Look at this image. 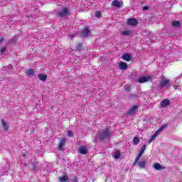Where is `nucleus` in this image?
Here are the masks:
<instances>
[{
    "mask_svg": "<svg viewBox=\"0 0 182 182\" xmlns=\"http://www.w3.org/2000/svg\"><path fill=\"white\" fill-rule=\"evenodd\" d=\"M168 126V125L167 124H164L161 126L156 132H155V133L151 136V139L149 140L148 144H150V143L154 141V140H156V137H157V136H159V134H160V133H161L163 130L167 129Z\"/></svg>",
    "mask_w": 182,
    "mask_h": 182,
    "instance_id": "1",
    "label": "nucleus"
},
{
    "mask_svg": "<svg viewBox=\"0 0 182 182\" xmlns=\"http://www.w3.org/2000/svg\"><path fill=\"white\" fill-rule=\"evenodd\" d=\"M108 137H110V132L109 131V128L102 129V133L100 135V139L103 140L105 139H108Z\"/></svg>",
    "mask_w": 182,
    "mask_h": 182,
    "instance_id": "2",
    "label": "nucleus"
},
{
    "mask_svg": "<svg viewBox=\"0 0 182 182\" xmlns=\"http://www.w3.org/2000/svg\"><path fill=\"white\" fill-rule=\"evenodd\" d=\"M170 80L168 79L162 78L159 82V87H168L170 86Z\"/></svg>",
    "mask_w": 182,
    "mask_h": 182,
    "instance_id": "3",
    "label": "nucleus"
},
{
    "mask_svg": "<svg viewBox=\"0 0 182 182\" xmlns=\"http://www.w3.org/2000/svg\"><path fill=\"white\" fill-rule=\"evenodd\" d=\"M127 25H129V26H137V25H139V21L134 18H131L127 21Z\"/></svg>",
    "mask_w": 182,
    "mask_h": 182,
    "instance_id": "4",
    "label": "nucleus"
},
{
    "mask_svg": "<svg viewBox=\"0 0 182 182\" xmlns=\"http://www.w3.org/2000/svg\"><path fill=\"white\" fill-rule=\"evenodd\" d=\"M90 35V30L89 28H85L81 31V33H80V36L81 38H87V36H89Z\"/></svg>",
    "mask_w": 182,
    "mask_h": 182,
    "instance_id": "5",
    "label": "nucleus"
},
{
    "mask_svg": "<svg viewBox=\"0 0 182 182\" xmlns=\"http://www.w3.org/2000/svg\"><path fill=\"white\" fill-rule=\"evenodd\" d=\"M150 79H151V77L150 76H142L139 77V79L137 80V82L139 83H146V82H149Z\"/></svg>",
    "mask_w": 182,
    "mask_h": 182,
    "instance_id": "6",
    "label": "nucleus"
},
{
    "mask_svg": "<svg viewBox=\"0 0 182 182\" xmlns=\"http://www.w3.org/2000/svg\"><path fill=\"white\" fill-rule=\"evenodd\" d=\"M153 167L154 168H155V170H157L158 171H162V170H166V167L161 166V164L157 162L154 164Z\"/></svg>",
    "mask_w": 182,
    "mask_h": 182,
    "instance_id": "7",
    "label": "nucleus"
},
{
    "mask_svg": "<svg viewBox=\"0 0 182 182\" xmlns=\"http://www.w3.org/2000/svg\"><path fill=\"white\" fill-rule=\"evenodd\" d=\"M68 14H69V10L68 9V8L65 7L63 9L62 11L58 13V16L60 18H63L64 16H66Z\"/></svg>",
    "mask_w": 182,
    "mask_h": 182,
    "instance_id": "8",
    "label": "nucleus"
},
{
    "mask_svg": "<svg viewBox=\"0 0 182 182\" xmlns=\"http://www.w3.org/2000/svg\"><path fill=\"white\" fill-rule=\"evenodd\" d=\"M119 69H121V70H127V68H129V65H127V63L123 61H120L119 63Z\"/></svg>",
    "mask_w": 182,
    "mask_h": 182,
    "instance_id": "9",
    "label": "nucleus"
},
{
    "mask_svg": "<svg viewBox=\"0 0 182 182\" xmlns=\"http://www.w3.org/2000/svg\"><path fill=\"white\" fill-rule=\"evenodd\" d=\"M138 107L137 105H134L132 106L127 112V116H130L131 114H133L136 110H137Z\"/></svg>",
    "mask_w": 182,
    "mask_h": 182,
    "instance_id": "10",
    "label": "nucleus"
},
{
    "mask_svg": "<svg viewBox=\"0 0 182 182\" xmlns=\"http://www.w3.org/2000/svg\"><path fill=\"white\" fill-rule=\"evenodd\" d=\"M161 107H167V106H170V100L165 99L163 101H161L160 104Z\"/></svg>",
    "mask_w": 182,
    "mask_h": 182,
    "instance_id": "11",
    "label": "nucleus"
},
{
    "mask_svg": "<svg viewBox=\"0 0 182 182\" xmlns=\"http://www.w3.org/2000/svg\"><path fill=\"white\" fill-rule=\"evenodd\" d=\"M66 144V139L62 138L58 145V150H63V146Z\"/></svg>",
    "mask_w": 182,
    "mask_h": 182,
    "instance_id": "12",
    "label": "nucleus"
},
{
    "mask_svg": "<svg viewBox=\"0 0 182 182\" xmlns=\"http://www.w3.org/2000/svg\"><path fill=\"white\" fill-rule=\"evenodd\" d=\"M80 154H87V148L85 146H82L79 148Z\"/></svg>",
    "mask_w": 182,
    "mask_h": 182,
    "instance_id": "13",
    "label": "nucleus"
},
{
    "mask_svg": "<svg viewBox=\"0 0 182 182\" xmlns=\"http://www.w3.org/2000/svg\"><path fill=\"white\" fill-rule=\"evenodd\" d=\"M123 60H126V62H130L132 60V56L129 53H125L122 55Z\"/></svg>",
    "mask_w": 182,
    "mask_h": 182,
    "instance_id": "14",
    "label": "nucleus"
},
{
    "mask_svg": "<svg viewBox=\"0 0 182 182\" xmlns=\"http://www.w3.org/2000/svg\"><path fill=\"white\" fill-rule=\"evenodd\" d=\"M136 164H138V167H139V168H146V165L147 163L145 161H141Z\"/></svg>",
    "mask_w": 182,
    "mask_h": 182,
    "instance_id": "15",
    "label": "nucleus"
},
{
    "mask_svg": "<svg viewBox=\"0 0 182 182\" xmlns=\"http://www.w3.org/2000/svg\"><path fill=\"white\" fill-rule=\"evenodd\" d=\"M112 5L114 6V8H122V4H120L119 0H113Z\"/></svg>",
    "mask_w": 182,
    "mask_h": 182,
    "instance_id": "16",
    "label": "nucleus"
},
{
    "mask_svg": "<svg viewBox=\"0 0 182 182\" xmlns=\"http://www.w3.org/2000/svg\"><path fill=\"white\" fill-rule=\"evenodd\" d=\"M38 79L40 80H41L42 82H45V80H46V79H48V75H43V74H40L38 75Z\"/></svg>",
    "mask_w": 182,
    "mask_h": 182,
    "instance_id": "17",
    "label": "nucleus"
},
{
    "mask_svg": "<svg viewBox=\"0 0 182 182\" xmlns=\"http://www.w3.org/2000/svg\"><path fill=\"white\" fill-rule=\"evenodd\" d=\"M172 26H174V28H180V26H181V23H180V21H174L172 22Z\"/></svg>",
    "mask_w": 182,
    "mask_h": 182,
    "instance_id": "18",
    "label": "nucleus"
},
{
    "mask_svg": "<svg viewBox=\"0 0 182 182\" xmlns=\"http://www.w3.org/2000/svg\"><path fill=\"white\" fill-rule=\"evenodd\" d=\"M1 126L4 129V130H5V132H6V130H8V125L6 124V122H5V121L4 119H1Z\"/></svg>",
    "mask_w": 182,
    "mask_h": 182,
    "instance_id": "19",
    "label": "nucleus"
},
{
    "mask_svg": "<svg viewBox=\"0 0 182 182\" xmlns=\"http://www.w3.org/2000/svg\"><path fill=\"white\" fill-rule=\"evenodd\" d=\"M133 143L134 146H137V144L140 143V139H139L137 136H134L133 139Z\"/></svg>",
    "mask_w": 182,
    "mask_h": 182,
    "instance_id": "20",
    "label": "nucleus"
},
{
    "mask_svg": "<svg viewBox=\"0 0 182 182\" xmlns=\"http://www.w3.org/2000/svg\"><path fill=\"white\" fill-rule=\"evenodd\" d=\"M59 180L61 182H66V181H68V175H64L62 177H60Z\"/></svg>",
    "mask_w": 182,
    "mask_h": 182,
    "instance_id": "21",
    "label": "nucleus"
},
{
    "mask_svg": "<svg viewBox=\"0 0 182 182\" xmlns=\"http://www.w3.org/2000/svg\"><path fill=\"white\" fill-rule=\"evenodd\" d=\"M27 75H28V76H31L32 77V76H33V75H35V70H33L32 69H29L27 71Z\"/></svg>",
    "mask_w": 182,
    "mask_h": 182,
    "instance_id": "22",
    "label": "nucleus"
},
{
    "mask_svg": "<svg viewBox=\"0 0 182 182\" xmlns=\"http://www.w3.org/2000/svg\"><path fill=\"white\" fill-rule=\"evenodd\" d=\"M130 33H132V31H124L122 32V35H123V36H129Z\"/></svg>",
    "mask_w": 182,
    "mask_h": 182,
    "instance_id": "23",
    "label": "nucleus"
},
{
    "mask_svg": "<svg viewBox=\"0 0 182 182\" xmlns=\"http://www.w3.org/2000/svg\"><path fill=\"white\" fill-rule=\"evenodd\" d=\"M82 49H83V45H82V43L77 44L76 46V50H78L79 52H80Z\"/></svg>",
    "mask_w": 182,
    "mask_h": 182,
    "instance_id": "24",
    "label": "nucleus"
},
{
    "mask_svg": "<svg viewBox=\"0 0 182 182\" xmlns=\"http://www.w3.org/2000/svg\"><path fill=\"white\" fill-rule=\"evenodd\" d=\"M120 156H122L120 151H117L114 157V159H120Z\"/></svg>",
    "mask_w": 182,
    "mask_h": 182,
    "instance_id": "25",
    "label": "nucleus"
},
{
    "mask_svg": "<svg viewBox=\"0 0 182 182\" xmlns=\"http://www.w3.org/2000/svg\"><path fill=\"white\" fill-rule=\"evenodd\" d=\"M140 157L141 156H139V155H137V156L135 158L134 161V166H136V164L139 163V160H140Z\"/></svg>",
    "mask_w": 182,
    "mask_h": 182,
    "instance_id": "26",
    "label": "nucleus"
},
{
    "mask_svg": "<svg viewBox=\"0 0 182 182\" xmlns=\"http://www.w3.org/2000/svg\"><path fill=\"white\" fill-rule=\"evenodd\" d=\"M146 151V144L143 145L142 147L139 149V153H142V154Z\"/></svg>",
    "mask_w": 182,
    "mask_h": 182,
    "instance_id": "27",
    "label": "nucleus"
},
{
    "mask_svg": "<svg viewBox=\"0 0 182 182\" xmlns=\"http://www.w3.org/2000/svg\"><path fill=\"white\" fill-rule=\"evenodd\" d=\"M124 89H125L126 92H130L132 90V88H131L130 85H126L124 86Z\"/></svg>",
    "mask_w": 182,
    "mask_h": 182,
    "instance_id": "28",
    "label": "nucleus"
},
{
    "mask_svg": "<svg viewBox=\"0 0 182 182\" xmlns=\"http://www.w3.org/2000/svg\"><path fill=\"white\" fill-rule=\"evenodd\" d=\"M67 135L68 137H73V132L71 130L67 132Z\"/></svg>",
    "mask_w": 182,
    "mask_h": 182,
    "instance_id": "29",
    "label": "nucleus"
},
{
    "mask_svg": "<svg viewBox=\"0 0 182 182\" xmlns=\"http://www.w3.org/2000/svg\"><path fill=\"white\" fill-rule=\"evenodd\" d=\"M95 16H97V18H100V16H102V12L101 11H97L95 13Z\"/></svg>",
    "mask_w": 182,
    "mask_h": 182,
    "instance_id": "30",
    "label": "nucleus"
},
{
    "mask_svg": "<svg viewBox=\"0 0 182 182\" xmlns=\"http://www.w3.org/2000/svg\"><path fill=\"white\" fill-rule=\"evenodd\" d=\"M33 168L35 170V171H38V170H39V166L37 165H33Z\"/></svg>",
    "mask_w": 182,
    "mask_h": 182,
    "instance_id": "31",
    "label": "nucleus"
},
{
    "mask_svg": "<svg viewBox=\"0 0 182 182\" xmlns=\"http://www.w3.org/2000/svg\"><path fill=\"white\" fill-rule=\"evenodd\" d=\"M6 50V48H1L0 49L1 53H4V52H5Z\"/></svg>",
    "mask_w": 182,
    "mask_h": 182,
    "instance_id": "32",
    "label": "nucleus"
},
{
    "mask_svg": "<svg viewBox=\"0 0 182 182\" xmlns=\"http://www.w3.org/2000/svg\"><path fill=\"white\" fill-rule=\"evenodd\" d=\"M71 182H77V178L75 177L71 180Z\"/></svg>",
    "mask_w": 182,
    "mask_h": 182,
    "instance_id": "33",
    "label": "nucleus"
},
{
    "mask_svg": "<svg viewBox=\"0 0 182 182\" xmlns=\"http://www.w3.org/2000/svg\"><path fill=\"white\" fill-rule=\"evenodd\" d=\"M138 156H139V157H141V156H143V154H142L141 152H139Z\"/></svg>",
    "mask_w": 182,
    "mask_h": 182,
    "instance_id": "34",
    "label": "nucleus"
},
{
    "mask_svg": "<svg viewBox=\"0 0 182 182\" xmlns=\"http://www.w3.org/2000/svg\"><path fill=\"white\" fill-rule=\"evenodd\" d=\"M173 89H178V85H174Z\"/></svg>",
    "mask_w": 182,
    "mask_h": 182,
    "instance_id": "35",
    "label": "nucleus"
},
{
    "mask_svg": "<svg viewBox=\"0 0 182 182\" xmlns=\"http://www.w3.org/2000/svg\"><path fill=\"white\" fill-rule=\"evenodd\" d=\"M131 96H132V97H136V95H134V94L131 95Z\"/></svg>",
    "mask_w": 182,
    "mask_h": 182,
    "instance_id": "36",
    "label": "nucleus"
},
{
    "mask_svg": "<svg viewBox=\"0 0 182 182\" xmlns=\"http://www.w3.org/2000/svg\"><path fill=\"white\" fill-rule=\"evenodd\" d=\"M23 157H26V155L25 154H23Z\"/></svg>",
    "mask_w": 182,
    "mask_h": 182,
    "instance_id": "37",
    "label": "nucleus"
},
{
    "mask_svg": "<svg viewBox=\"0 0 182 182\" xmlns=\"http://www.w3.org/2000/svg\"><path fill=\"white\" fill-rule=\"evenodd\" d=\"M144 9H149V7L146 6L144 7Z\"/></svg>",
    "mask_w": 182,
    "mask_h": 182,
    "instance_id": "38",
    "label": "nucleus"
},
{
    "mask_svg": "<svg viewBox=\"0 0 182 182\" xmlns=\"http://www.w3.org/2000/svg\"><path fill=\"white\" fill-rule=\"evenodd\" d=\"M24 166H26V164H25Z\"/></svg>",
    "mask_w": 182,
    "mask_h": 182,
    "instance_id": "39",
    "label": "nucleus"
}]
</instances>
